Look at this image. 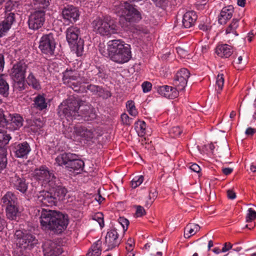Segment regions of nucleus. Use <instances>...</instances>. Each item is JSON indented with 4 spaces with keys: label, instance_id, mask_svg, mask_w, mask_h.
Masks as SVG:
<instances>
[{
    "label": "nucleus",
    "instance_id": "f257e3e1",
    "mask_svg": "<svg viewBox=\"0 0 256 256\" xmlns=\"http://www.w3.org/2000/svg\"><path fill=\"white\" fill-rule=\"evenodd\" d=\"M40 218L42 228L54 234H62L68 224V215L55 210L42 208Z\"/></svg>",
    "mask_w": 256,
    "mask_h": 256
},
{
    "label": "nucleus",
    "instance_id": "f03ea898",
    "mask_svg": "<svg viewBox=\"0 0 256 256\" xmlns=\"http://www.w3.org/2000/svg\"><path fill=\"white\" fill-rule=\"evenodd\" d=\"M108 50L110 60L118 64L128 62L132 58L130 45L120 40H113L108 44Z\"/></svg>",
    "mask_w": 256,
    "mask_h": 256
},
{
    "label": "nucleus",
    "instance_id": "7ed1b4c3",
    "mask_svg": "<svg viewBox=\"0 0 256 256\" xmlns=\"http://www.w3.org/2000/svg\"><path fill=\"white\" fill-rule=\"evenodd\" d=\"M92 26L94 32L101 36L110 37L120 32L117 22L108 16L96 18L92 22Z\"/></svg>",
    "mask_w": 256,
    "mask_h": 256
},
{
    "label": "nucleus",
    "instance_id": "20e7f679",
    "mask_svg": "<svg viewBox=\"0 0 256 256\" xmlns=\"http://www.w3.org/2000/svg\"><path fill=\"white\" fill-rule=\"evenodd\" d=\"M113 10L120 17V23L124 20L128 22H137L141 18L140 12L127 2H116Z\"/></svg>",
    "mask_w": 256,
    "mask_h": 256
},
{
    "label": "nucleus",
    "instance_id": "39448f33",
    "mask_svg": "<svg viewBox=\"0 0 256 256\" xmlns=\"http://www.w3.org/2000/svg\"><path fill=\"white\" fill-rule=\"evenodd\" d=\"M82 73L83 71L80 70L78 64L76 66L75 65L73 67L70 66L62 73L64 84L74 91L81 90Z\"/></svg>",
    "mask_w": 256,
    "mask_h": 256
},
{
    "label": "nucleus",
    "instance_id": "423d86ee",
    "mask_svg": "<svg viewBox=\"0 0 256 256\" xmlns=\"http://www.w3.org/2000/svg\"><path fill=\"white\" fill-rule=\"evenodd\" d=\"M14 237L16 246L21 248L31 250L38 243L35 236L28 230H16Z\"/></svg>",
    "mask_w": 256,
    "mask_h": 256
},
{
    "label": "nucleus",
    "instance_id": "0eeeda50",
    "mask_svg": "<svg viewBox=\"0 0 256 256\" xmlns=\"http://www.w3.org/2000/svg\"><path fill=\"white\" fill-rule=\"evenodd\" d=\"M80 102L74 99H69L63 102L58 107V114L66 118L72 120H80L78 118Z\"/></svg>",
    "mask_w": 256,
    "mask_h": 256
},
{
    "label": "nucleus",
    "instance_id": "6e6552de",
    "mask_svg": "<svg viewBox=\"0 0 256 256\" xmlns=\"http://www.w3.org/2000/svg\"><path fill=\"white\" fill-rule=\"evenodd\" d=\"M34 177L42 186L48 188L55 186L58 179L53 172L45 166H42L39 168L36 169L34 172Z\"/></svg>",
    "mask_w": 256,
    "mask_h": 256
},
{
    "label": "nucleus",
    "instance_id": "1a4fd4ad",
    "mask_svg": "<svg viewBox=\"0 0 256 256\" xmlns=\"http://www.w3.org/2000/svg\"><path fill=\"white\" fill-rule=\"evenodd\" d=\"M80 29L76 26H71L67 28L66 30V38L68 43L76 50L77 54H79L83 49L82 42L80 38L78 41Z\"/></svg>",
    "mask_w": 256,
    "mask_h": 256
},
{
    "label": "nucleus",
    "instance_id": "9d476101",
    "mask_svg": "<svg viewBox=\"0 0 256 256\" xmlns=\"http://www.w3.org/2000/svg\"><path fill=\"white\" fill-rule=\"evenodd\" d=\"M56 45L54 34L49 33L42 36L38 47L42 53L52 56L54 54Z\"/></svg>",
    "mask_w": 256,
    "mask_h": 256
},
{
    "label": "nucleus",
    "instance_id": "9b49d317",
    "mask_svg": "<svg viewBox=\"0 0 256 256\" xmlns=\"http://www.w3.org/2000/svg\"><path fill=\"white\" fill-rule=\"evenodd\" d=\"M46 20V11L36 10L32 12L28 16V24L30 30H38L41 28Z\"/></svg>",
    "mask_w": 256,
    "mask_h": 256
},
{
    "label": "nucleus",
    "instance_id": "f8f14e48",
    "mask_svg": "<svg viewBox=\"0 0 256 256\" xmlns=\"http://www.w3.org/2000/svg\"><path fill=\"white\" fill-rule=\"evenodd\" d=\"M44 256H60L64 252L62 246L56 242L50 240H46L42 246Z\"/></svg>",
    "mask_w": 256,
    "mask_h": 256
},
{
    "label": "nucleus",
    "instance_id": "ddd939ff",
    "mask_svg": "<svg viewBox=\"0 0 256 256\" xmlns=\"http://www.w3.org/2000/svg\"><path fill=\"white\" fill-rule=\"evenodd\" d=\"M62 16L65 22L73 24L79 19L80 12L77 7L68 5L62 10Z\"/></svg>",
    "mask_w": 256,
    "mask_h": 256
},
{
    "label": "nucleus",
    "instance_id": "4468645a",
    "mask_svg": "<svg viewBox=\"0 0 256 256\" xmlns=\"http://www.w3.org/2000/svg\"><path fill=\"white\" fill-rule=\"evenodd\" d=\"M189 71L185 68L180 70L174 76L173 84L178 90H183L187 84L188 80L190 76Z\"/></svg>",
    "mask_w": 256,
    "mask_h": 256
},
{
    "label": "nucleus",
    "instance_id": "2eb2a0df",
    "mask_svg": "<svg viewBox=\"0 0 256 256\" xmlns=\"http://www.w3.org/2000/svg\"><path fill=\"white\" fill-rule=\"evenodd\" d=\"M28 66L24 60H20L13 65L10 76L13 80L25 78V74Z\"/></svg>",
    "mask_w": 256,
    "mask_h": 256
},
{
    "label": "nucleus",
    "instance_id": "dca6fc26",
    "mask_svg": "<svg viewBox=\"0 0 256 256\" xmlns=\"http://www.w3.org/2000/svg\"><path fill=\"white\" fill-rule=\"evenodd\" d=\"M76 134L86 141L92 140L96 134V128L94 127L86 128L82 126H74Z\"/></svg>",
    "mask_w": 256,
    "mask_h": 256
},
{
    "label": "nucleus",
    "instance_id": "f3484780",
    "mask_svg": "<svg viewBox=\"0 0 256 256\" xmlns=\"http://www.w3.org/2000/svg\"><path fill=\"white\" fill-rule=\"evenodd\" d=\"M121 240L116 230L112 229L108 232L104 244L108 247V250H112L118 246Z\"/></svg>",
    "mask_w": 256,
    "mask_h": 256
},
{
    "label": "nucleus",
    "instance_id": "a211bd4d",
    "mask_svg": "<svg viewBox=\"0 0 256 256\" xmlns=\"http://www.w3.org/2000/svg\"><path fill=\"white\" fill-rule=\"evenodd\" d=\"M82 102L80 106L78 117H81L85 121H92L96 118V114L94 108L90 104L84 105Z\"/></svg>",
    "mask_w": 256,
    "mask_h": 256
},
{
    "label": "nucleus",
    "instance_id": "6ab92c4d",
    "mask_svg": "<svg viewBox=\"0 0 256 256\" xmlns=\"http://www.w3.org/2000/svg\"><path fill=\"white\" fill-rule=\"evenodd\" d=\"M10 184L14 189L25 193L28 188V184L22 177H20L16 174H13L10 178Z\"/></svg>",
    "mask_w": 256,
    "mask_h": 256
},
{
    "label": "nucleus",
    "instance_id": "aec40b11",
    "mask_svg": "<svg viewBox=\"0 0 256 256\" xmlns=\"http://www.w3.org/2000/svg\"><path fill=\"white\" fill-rule=\"evenodd\" d=\"M15 21V14L8 12L5 14L4 20L0 22V38L5 36Z\"/></svg>",
    "mask_w": 256,
    "mask_h": 256
},
{
    "label": "nucleus",
    "instance_id": "412c9836",
    "mask_svg": "<svg viewBox=\"0 0 256 256\" xmlns=\"http://www.w3.org/2000/svg\"><path fill=\"white\" fill-rule=\"evenodd\" d=\"M6 119V126L12 130H17L23 125V118L19 114H9L8 116Z\"/></svg>",
    "mask_w": 256,
    "mask_h": 256
},
{
    "label": "nucleus",
    "instance_id": "4be33fe9",
    "mask_svg": "<svg viewBox=\"0 0 256 256\" xmlns=\"http://www.w3.org/2000/svg\"><path fill=\"white\" fill-rule=\"evenodd\" d=\"M38 201L44 206H55L57 202L56 198L48 191H41L38 195Z\"/></svg>",
    "mask_w": 256,
    "mask_h": 256
},
{
    "label": "nucleus",
    "instance_id": "5701e85b",
    "mask_svg": "<svg viewBox=\"0 0 256 256\" xmlns=\"http://www.w3.org/2000/svg\"><path fill=\"white\" fill-rule=\"evenodd\" d=\"M30 151V146L26 142L16 144L14 148V152L17 158H27Z\"/></svg>",
    "mask_w": 256,
    "mask_h": 256
},
{
    "label": "nucleus",
    "instance_id": "b1692460",
    "mask_svg": "<svg viewBox=\"0 0 256 256\" xmlns=\"http://www.w3.org/2000/svg\"><path fill=\"white\" fill-rule=\"evenodd\" d=\"M81 90L79 92H86L88 90H90L94 94H97L100 97L103 98H106L110 97V95L108 91H104L102 87L90 84L86 86H85L82 84Z\"/></svg>",
    "mask_w": 256,
    "mask_h": 256
},
{
    "label": "nucleus",
    "instance_id": "393cba45",
    "mask_svg": "<svg viewBox=\"0 0 256 256\" xmlns=\"http://www.w3.org/2000/svg\"><path fill=\"white\" fill-rule=\"evenodd\" d=\"M157 91L158 93L169 99H174L178 96L179 90L176 87H172L168 86H158Z\"/></svg>",
    "mask_w": 256,
    "mask_h": 256
},
{
    "label": "nucleus",
    "instance_id": "a878e982",
    "mask_svg": "<svg viewBox=\"0 0 256 256\" xmlns=\"http://www.w3.org/2000/svg\"><path fill=\"white\" fill-rule=\"evenodd\" d=\"M234 8L231 6L224 8L218 16V22L220 24H224L232 16Z\"/></svg>",
    "mask_w": 256,
    "mask_h": 256
},
{
    "label": "nucleus",
    "instance_id": "bb28decb",
    "mask_svg": "<svg viewBox=\"0 0 256 256\" xmlns=\"http://www.w3.org/2000/svg\"><path fill=\"white\" fill-rule=\"evenodd\" d=\"M56 183L55 186L49 187L48 188L54 190V196L56 198V200H63L68 192V190L64 186L61 185L58 178Z\"/></svg>",
    "mask_w": 256,
    "mask_h": 256
},
{
    "label": "nucleus",
    "instance_id": "cd10ccee",
    "mask_svg": "<svg viewBox=\"0 0 256 256\" xmlns=\"http://www.w3.org/2000/svg\"><path fill=\"white\" fill-rule=\"evenodd\" d=\"M198 16L194 11H189L184 14L183 16L182 25L185 28L192 26L197 20Z\"/></svg>",
    "mask_w": 256,
    "mask_h": 256
},
{
    "label": "nucleus",
    "instance_id": "c85d7f7f",
    "mask_svg": "<svg viewBox=\"0 0 256 256\" xmlns=\"http://www.w3.org/2000/svg\"><path fill=\"white\" fill-rule=\"evenodd\" d=\"M216 52L221 58H228L232 54L233 48L227 44H220L216 46Z\"/></svg>",
    "mask_w": 256,
    "mask_h": 256
},
{
    "label": "nucleus",
    "instance_id": "c756f323",
    "mask_svg": "<svg viewBox=\"0 0 256 256\" xmlns=\"http://www.w3.org/2000/svg\"><path fill=\"white\" fill-rule=\"evenodd\" d=\"M74 154L70 152H64L57 156L56 158V162L59 166H64L67 168L70 160H73Z\"/></svg>",
    "mask_w": 256,
    "mask_h": 256
},
{
    "label": "nucleus",
    "instance_id": "7c9ffc66",
    "mask_svg": "<svg viewBox=\"0 0 256 256\" xmlns=\"http://www.w3.org/2000/svg\"><path fill=\"white\" fill-rule=\"evenodd\" d=\"M2 202L3 206H15L18 204V198L14 194L8 192L2 198Z\"/></svg>",
    "mask_w": 256,
    "mask_h": 256
},
{
    "label": "nucleus",
    "instance_id": "2f4dec72",
    "mask_svg": "<svg viewBox=\"0 0 256 256\" xmlns=\"http://www.w3.org/2000/svg\"><path fill=\"white\" fill-rule=\"evenodd\" d=\"M77 155L74 154V160H70L68 165L67 166V169L70 171L80 170H82L84 164L83 160L77 158Z\"/></svg>",
    "mask_w": 256,
    "mask_h": 256
},
{
    "label": "nucleus",
    "instance_id": "473e14b6",
    "mask_svg": "<svg viewBox=\"0 0 256 256\" xmlns=\"http://www.w3.org/2000/svg\"><path fill=\"white\" fill-rule=\"evenodd\" d=\"M97 67L93 66L91 68L90 70H88L85 76H82L81 78L82 84H88L90 82L94 80H97L96 74Z\"/></svg>",
    "mask_w": 256,
    "mask_h": 256
},
{
    "label": "nucleus",
    "instance_id": "72a5a7b5",
    "mask_svg": "<svg viewBox=\"0 0 256 256\" xmlns=\"http://www.w3.org/2000/svg\"><path fill=\"white\" fill-rule=\"evenodd\" d=\"M8 76L4 74H0V94L6 97L9 94V85L8 82Z\"/></svg>",
    "mask_w": 256,
    "mask_h": 256
},
{
    "label": "nucleus",
    "instance_id": "f704fd0d",
    "mask_svg": "<svg viewBox=\"0 0 256 256\" xmlns=\"http://www.w3.org/2000/svg\"><path fill=\"white\" fill-rule=\"evenodd\" d=\"M34 106L35 108L43 110L46 108L48 104L44 94H38L34 99Z\"/></svg>",
    "mask_w": 256,
    "mask_h": 256
},
{
    "label": "nucleus",
    "instance_id": "c9c22d12",
    "mask_svg": "<svg viewBox=\"0 0 256 256\" xmlns=\"http://www.w3.org/2000/svg\"><path fill=\"white\" fill-rule=\"evenodd\" d=\"M200 230V226L194 224H189L184 230V236L186 238H190Z\"/></svg>",
    "mask_w": 256,
    "mask_h": 256
},
{
    "label": "nucleus",
    "instance_id": "e433bc0d",
    "mask_svg": "<svg viewBox=\"0 0 256 256\" xmlns=\"http://www.w3.org/2000/svg\"><path fill=\"white\" fill-rule=\"evenodd\" d=\"M6 211L8 218L10 220L16 219L18 212V204L15 206H6Z\"/></svg>",
    "mask_w": 256,
    "mask_h": 256
},
{
    "label": "nucleus",
    "instance_id": "4c0bfd02",
    "mask_svg": "<svg viewBox=\"0 0 256 256\" xmlns=\"http://www.w3.org/2000/svg\"><path fill=\"white\" fill-rule=\"evenodd\" d=\"M27 84L35 90H40L41 88L40 84L38 80L36 78L34 74L30 72L26 79Z\"/></svg>",
    "mask_w": 256,
    "mask_h": 256
},
{
    "label": "nucleus",
    "instance_id": "58836bf2",
    "mask_svg": "<svg viewBox=\"0 0 256 256\" xmlns=\"http://www.w3.org/2000/svg\"><path fill=\"white\" fill-rule=\"evenodd\" d=\"M50 0H34V8L38 10L47 9L50 4Z\"/></svg>",
    "mask_w": 256,
    "mask_h": 256
},
{
    "label": "nucleus",
    "instance_id": "ea45409f",
    "mask_svg": "<svg viewBox=\"0 0 256 256\" xmlns=\"http://www.w3.org/2000/svg\"><path fill=\"white\" fill-rule=\"evenodd\" d=\"M238 20L237 19H233L231 24L228 26L226 30V34H233L234 36H237L238 34L236 32V30L238 26Z\"/></svg>",
    "mask_w": 256,
    "mask_h": 256
},
{
    "label": "nucleus",
    "instance_id": "a19ab883",
    "mask_svg": "<svg viewBox=\"0 0 256 256\" xmlns=\"http://www.w3.org/2000/svg\"><path fill=\"white\" fill-rule=\"evenodd\" d=\"M134 127L138 136H143L146 134V124L144 121L136 122L134 124Z\"/></svg>",
    "mask_w": 256,
    "mask_h": 256
},
{
    "label": "nucleus",
    "instance_id": "79ce46f5",
    "mask_svg": "<svg viewBox=\"0 0 256 256\" xmlns=\"http://www.w3.org/2000/svg\"><path fill=\"white\" fill-rule=\"evenodd\" d=\"M11 137L9 134H6L4 131L0 130V151L2 149H6L3 146L8 144Z\"/></svg>",
    "mask_w": 256,
    "mask_h": 256
},
{
    "label": "nucleus",
    "instance_id": "37998d69",
    "mask_svg": "<svg viewBox=\"0 0 256 256\" xmlns=\"http://www.w3.org/2000/svg\"><path fill=\"white\" fill-rule=\"evenodd\" d=\"M126 107L130 115L133 116H136L138 115V112L134 101L132 100H128L126 103Z\"/></svg>",
    "mask_w": 256,
    "mask_h": 256
},
{
    "label": "nucleus",
    "instance_id": "c03bdc74",
    "mask_svg": "<svg viewBox=\"0 0 256 256\" xmlns=\"http://www.w3.org/2000/svg\"><path fill=\"white\" fill-rule=\"evenodd\" d=\"M200 30L204 32H208L211 30L212 24L209 18H205L201 21L198 25Z\"/></svg>",
    "mask_w": 256,
    "mask_h": 256
},
{
    "label": "nucleus",
    "instance_id": "a18cd8bd",
    "mask_svg": "<svg viewBox=\"0 0 256 256\" xmlns=\"http://www.w3.org/2000/svg\"><path fill=\"white\" fill-rule=\"evenodd\" d=\"M0 172L4 168L7 164V150L6 149H2V152H0Z\"/></svg>",
    "mask_w": 256,
    "mask_h": 256
},
{
    "label": "nucleus",
    "instance_id": "49530a36",
    "mask_svg": "<svg viewBox=\"0 0 256 256\" xmlns=\"http://www.w3.org/2000/svg\"><path fill=\"white\" fill-rule=\"evenodd\" d=\"M24 79L25 78H22V80H13L14 82V90L16 92H22L25 89Z\"/></svg>",
    "mask_w": 256,
    "mask_h": 256
},
{
    "label": "nucleus",
    "instance_id": "de8ad7c7",
    "mask_svg": "<svg viewBox=\"0 0 256 256\" xmlns=\"http://www.w3.org/2000/svg\"><path fill=\"white\" fill-rule=\"evenodd\" d=\"M224 78L223 74H218L216 77V89L218 91L222 90L224 84Z\"/></svg>",
    "mask_w": 256,
    "mask_h": 256
},
{
    "label": "nucleus",
    "instance_id": "09e8293b",
    "mask_svg": "<svg viewBox=\"0 0 256 256\" xmlns=\"http://www.w3.org/2000/svg\"><path fill=\"white\" fill-rule=\"evenodd\" d=\"M101 250L98 248L97 244L92 246L91 250L87 254L86 256H100Z\"/></svg>",
    "mask_w": 256,
    "mask_h": 256
},
{
    "label": "nucleus",
    "instance_id": "8fccbe9b",
    "mask_svg": "<svg viewBox=\"0 0 256 256\" xmlns=\"http://www.w3.org/2000/svg\"><path fill=\"white\" fill-rule=\"evenodd\" d=\"M144 178L142 176H135L131 181V186L133 188H135L140 186L143 182Z\"/></svg>",
    "mask_w": 256,
    "mask_h": 256
},
{
    "label": "nucleus",
    "instance_id": "3c124183",
    "mask_svg": "<svg viewBox=\"0 0 256 256\" xmlns=\"http://www.w3.org/2000/svg\"><path fill=\"white\" fill-rule=\"evenodd\" d=\"M93 220H96L99 224L100 228H103L104 226V215L102 212H97L93 216Z\"/></svg>",
    "mask_w": 256,
    "mask_h": 256
},
{
    "label": "nucleus",
    "instance_id": "603ef678",
    "mask_svg": "<svg viewBox=\"0 0 256 256\" xmlns=\"http://www.w3.org/2000/svg\"><path fill=\"white\" fill-rule=\"evenodd\" d=\"M182 130L179 126H174L169 131V134L172 137H176L180 135Z\"/></svg>",
    "mask_w": 256,
    "mask_h": 256
},
{
    "label": "nucleus",
    "instance_id": "864d4df0",
    "mask_svg": "<svg viewBox=\"0 0 256 256\" xmlns=\"http://www.w3.org/2000/svg\"><path fill=\"white\" fill-rule=\"evenodd\" d=\"M256 218V212L252 208H249L246 216V222H250Z\"/></svg>",
    "mask_w": 256,
    "mask_h": 256
},
{
    "label": "nucleus",
    "instance_id": "5fc2aeb1",
    "mask_svg": "<svg viewBox=\"0 0 256 256\" xmlns=\"http://www.w3.org/2000/svg\"><path fill=\"white\" fill-rule=\"evenodd\" d=\"M120 118L122 122L124 125L130 126L132 123V118H130L128 116L126 113H123L122 114Z\"/></svg>",
    "mask_w": 256,
    "mask_h": 256
},
{
    "label": "nucleus",
    "instance_id": "6e6d98bb",
    "mask_svg": "<svg viewBox=\"0 0 256 256\" xmlns=\"http://www.w3.org/2000/svg\"><path fill=\"white\" fill-rule=\"evenodd\" d=\"M135 246V242L133 238H130L126 242V251H132Z\"/></svg>",
    "mask_w": 256,
    "mask_h": 256
},
{
    "label": "nucleus",
    "instance_id": "4d7b16f0",
    "mask_svg": "<svg viewBox=\"0 0 256 256\" xmlns=\"http://www.w3.org/2000/svg\"><path fill=\"white\" fill-rule=\"evenodd\" d=\"M74 134H76L74 130H72V128L71 126L66 128L64 131V134L68 138H72Z\"/></svg>",
    "mask_w": 256,
    "mask_h": 256
},
{
    "label": "nucleus",
    "instance_id": "13d9d810",
    "mask_svg": "<svg viewBox=\"0 0 256 256\" xmlns=\"http://www.w3.org/2000/svg\"><path fill=\"white\" fill-rule=\"evenodd\" d=\"M119 223L123 227L124 231H126L129 225V221L126 218L120 217L118 219Z\"/></svg>",
    "mask_w": 256,
    "mask_h": 256
},
{
    "label": "nucleus",
    "instance_id": "bf43d9fd",
    "mask_svg": "<svg viewBox=\"0 0 256 256\" xmlns=\"http://www.w3.org/2000/svg\"><path fill=\"white\" fill-rule=\"evenodd\" d=\"M142 87L144 92H148L151 90L152 84L150 82L146 81L142 84Z\"/></svg>",
    "mask_w": 256,
    "mask_h": 256
},
{
    "label": "nucleus",
    "instance_id": "052dcab7",
    "mask_svg": "<svg viewBox=\"0 0 256 256\" xmlns=\"http://www.w3.org/2000/svg\"><path fill=\"white\" fill-rule=\"evenodd\" d=\"M6 124V119L4 116L3 111L0 110V128L4 127Z\"/></svg>",
    "mask_w": 256,
    "mask_h": 256
},
{
    "label": "nucleus",
    "instance_id": "680f3d73",
    "mask_svg": "<svg viewBox=\"0 0 256 256\" xmlns=\"http://www.w3.org/2000/svg\"><path fill=\"white\" fill-rule=\"evenodd\" d=\"M34 122L36 124V127H35L34 124H32L31 126V129L34 131L36 132L38 130H40V128L42 126V123L38 120H36V121Z\"/></svg>",
    "mask_w": 256,
    "mask_h": 256
},
{
    "label": "nucleus",
    "instance_id": "e2e57ef3",
    "mask_svg": "<svg viewBox=\"0 0 256 256\" xmlns=\"http://www.w3.org/2000/svg\"><path fill=\"white\" fill-rule=\"evenodd\" d=\"M136 214L137 216L140 217L146 214V211L142 206H136Z\"/></svg>",
    "mask_w": 256,
    "mask_h": 256
},
{
    "label": "nucleus",
    "instance_id": "0e129e2a",
    "mask_svg": "<svg viewBox=\"0 0 256 256\" xmlns=\"http://www.w3.org/2000/svg\"><path fill=\"white\" fill-rule=\"evenodd\" d=\"M256 132V122L254 127H249L246 130L245 134L247 136H252Z\"/></svg>",
    "mask_w": 256,
    "mask_h": 256
},
{
    "label": "nucleus",
    "instance_id": "69168bd1",
    "mask_svg": "<svg viewBox=\"0 0 256 256\" xmlns=\"http://www.w3.org/2000/svg\"><path fill=\"white\" fill-rule=\"evenodd\" d=\"M6 225V222L2 216V213L0 212V232H2Z\"/></svg>",
    "mask_w": 256,
    "mask_h": 256
},
{
    "label": "nucleus",
    "instance_id": "338daca9",
    "mask_svg": "<svg viewBox=\"0 0 256 256\" xmlns=\"http://www.w3.org/2000/svg\"><path fill=\"white\" fill-rule=\"evenodd\" d=\"M97 71L98 74H96V77L98 76V78L102 79L106 78V74L102 68L100 67H97Z\"/></svg>",
    "mask_w": 256,
    "mask_h": 256
},
{
    "label": "nucleus",
    "instance_id": "774afa93",
    "mask_svg": "<svg viewBox=\"0 0 256 256\" xmlns=\"http://www.w3.org/2000/svg\"><path fill=\"white\" fill-rule=\"evenodd\" d=\"M5 64L4 57L2 54H0V74L4 70Z\"/></svg>",
    "mask_w": 256,
    "mask_h": 256
}]
</instances>
